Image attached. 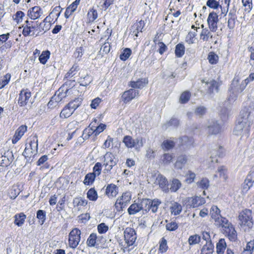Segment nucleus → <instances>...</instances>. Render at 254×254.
<instances>
[{"label": "nucleus", "instance_id": "423d86ee", "mask_svg": "<svg viewBox=\"0 0 254 254\" xmlns=\"http://www.w3.org/2000/svg\"><path fill=\"white\" fill-rule=\"evenodd\" d=\"M223 228L224 234L232 242H235L237 240V233L232 224L227 220V223H223L220 225Z\"/></svg>", "mask_w": 254, "mask_h": 254}, {"label": "nucleus", "instance_id": "bb28decb", "mask_svg": "<svg viewBox=\"0 0 254 254\" xmlns=\"http://www.w3.org/2000/svg\"><path fill=\"white\" fill-rule=\"evenodd\" d=\"M156 183L159 185L160 187L163 189V191H166L168 190L167 187L168 181L163 176L159 175L156 178Z\"/></svg>", "mask_w": 254, "mask_h": 254}, {"label": "nucleus", "instance_id": "4d7b16f0", "mask_svg": "<svg viewBox=\"0 0 254 254\" xmlns=\"http://www.w3.org/2000/svg\"><path fill=\"white\" fill-rule=\"evenodd\" d=\"M200 239V237L198 235H191L189 237L188 242L190 245H194L199 243Z\"/></svg>", "mask_w": 254, "mask_h": 254}, {"label": "nucleus", "instance_id": "2f4dec72", "mask_svg": "<svg viewBox=\"0 0 254 254\" xmlns=\"http://www.w3.org/2000/svg\"><path fill=\"white\" fill-rule=\"evenodd\" d=\"M211 32L207 28L203 29L200 34V39L203 42L209 41V39H211L213 37Z\"/></svg>", "mask_w": 254, "mask_h": 254}, {"label": "nucleus", "instance_id": "338daca9", "mask_svg": "<svg viewBox=\"0 0 254 254\" xmlns=\"http://www.w3.org/2000/svg\"><path fill=\"white\" fill-rule=\"evenodd\" d=\"M110 44L109 42L105 43L101 47L100 52L102 54H107L110 51Z\"/></svg>", "mask_w": 254, "mask_h": 254}, {"label": "nucleus", "instance_id": "c9c22d12", "mask_svg": "<svg viewBox=\"0 0 254 254\" xmlns=\"http://www.w3.org/2000/svg\"><path fill=\"white\" fill-rule=\"evenodd\" d=\"M92 123L88 128H85L82 133V136L84 139H87L93 134H94V126Z\"/></svg>", "mask_w": 254, "mask_h": 254}, {"label": "nucleus", "instance_id": "a878e982", "mask_svg": "<svg viewBox=\"0 0 254 254\" xmlns=\"http://www.w3.org/2000/svg\"><path fill=\"white\" fill-rule=\"evenodd\" d=\"M62 11V8L60 6H56L55 8H53L52 11L50 12L49 15L48 16H47L45 18V21H50V19L52 18L54 19H55V20L56 21L58 17H59L60 13Z\"/></svg>", "mask_w": 254, "mask_h": 254}, {"label": "nucleus", "instance_id": "79ce46f5", "mask_svg": "<svg viewBox=\"0 0 254 254\" xmlns=\"http://www.w3.org/2000/svg\"><path fill=\"white\" fill-rule=\"evenodd\" d=\"M95 175L93 173H90L86 175L83 183L84 185L89 186L92 185L94 182L95 179Z\"/></svg>", "mask_w": 254, "mask_h": 254}, {"label": "nucleus", "instance_id": "bf43d9fd", "mask_svg": "<svg viewBox=\"0 0 254 254\" xmlns=\"http://www.w3.org/2000/svg\"><path fill=\"white\" fill-rule=\"evenodd\" d=\"M131 54V51L129 48L125 49L123 53L121 54L120 58L122 61H126L130 56Z\"/></svg>", "mask_w": 254, "mask_h": 254}, {"label": "nucleus", "instance_id": "39448f33", "mask_svg": "<svg viewBox=\"0 0 254 254\" xmlns=\"http://www.w3.org/2000/svg\"><path fill=\"white\" fill-rule=\"evenodd\" d=\"M103 166H104V171L110 172L114 166H116L118 162V159L111 152H107L102 158Z\"/></svg>", "mask_w": 254, "mask_h": 254}, {"label": "nucleus", "instance_id": "603ef678", "mask_svg": "<svg viewBox=\"0 0 254 254\" xmlns=\"http://www.w3.org/2000/svg\"><path fill=\"white\" fill-rule=\"evenodd\" d=\"M97 238V237L96 234H91L87 240L86 243L87 246L90 247L95 246Z\"/></svg>", "mask_w": 254, "mask_h": 254}, {"label": "nucleus", "instance_id": "412c9836", "mask_svg": "<svg viewBox=\"0 0 254 254\" xmlns=\"http://www.w3.org/2000/svg\"><path fill=\"white\" fill-rule=\"evenodd\" d=\"M43 11L40 6H36L30 8L27 12V15L31 19H37L43 15Z\"/></svg>", "mask_w": 254, "mask_h": 254}, {"label": "nucleus", "instance_id": "5fc2aeb1", "mask_svg": "<svg viewBox=\"0 0 254 254\" xmlns=\"http://www.w3.org/2000/svg\"><path fill=\"white\" fill-rule=\"evenodd\" d=\"M218 56L214 52H211L208 54L207 59L210 64H216L218 61Z\"/></svg>", "mask_w": 254, "mask_h": 254}, {"label": "nucleus", "instance_id": "9b49d317", "mask_svg": "<svg viewBox=\"0 0 254 254\" xmlns=\"http://www.w3.org/2000/svg\"><path fill=\"white\" fill-rule=\"evenodd\" d=\"M131 198V193L129 192H126L118 198L115 203V206L117 210L121 209L125 207L130 201Z\"/></svg>", "mask_w": 254, "mask_h": 254}, {"label": "nucleus", "instance_id": "680f3d73", "mask_svg": "<svg viewBox=\"0 0 254 254\" xmlns=\"http://www.w3.org/2000/svg\"><path fill=\"white\" fill-rule=\"evenodd\" d=\"M190 96V93L189 92H184L180 96V102L182 104L187 103L189 100Z\"/></svg>", "mask_w": 254, "mask_h": 254}, {"label": "nucleus", "instance_id": "c756f323", "mask_svg": "<svg viewBox=\"0 0 254 254\" xmlns=\"http://www.w3.org/2000/svg\"><path fill=\"white\" fill-rule=\"evenodd\" d=\"M208 84L209 94H211L218 92L219 84L216 81L212 80L208 83Z\"/></svg>", "mask_w": 254, "mask_h": 254}, {"label": "nucleus", "instance_id": "20e7f679", "mask_svg": "<svg viewBox=\"0 0 254 254\" xmlns=\"http://www.w3.org/2000/svg\"><path fill=\"white\" fill-rule=\"evenodd\" d=\"M240 225L245 231H249L254 225L252 211L250 209H246L242 211L239 215Z\"/></svg>", "mask_w": 254, "mask_h": 254}, {"label": "nucleus", "instance_id": "dca6fc26", "mask_svg": "<svg viewBox=\"0 0 254 254\" xmlns=\"http://www.w3.org/2000/svg\"><path fill=\"white\" fill-rule=\"evenodd\" d=\"M144 200H147L146 204H144L145 210H150L153 213H155L157 211L159 206L161 203V201L158 199H154L153 200L144 199Z\"/></svg>", "mask_w": 254, "mask_h": 254}, {"label": "nucleus", "instance_id": "6e6552de", "mask_svg": "<svg viewBox=\"0 0 254 254\" xmlns=\"http://www.w3.org/2000/svg\"><path fill=\"white\" fill-rule=\"evenodd\" d=\"M123 142L127 148H132L134 147L136 150H139L143 146L142 137L133 139L131 136L126 135L123 138Z\"/></svg>", "mask_w": 254, "mask_h": 254}, {"label": "nucleus", "instance_id": "b1692460", "mask_svg": "<svg viewBox=\"0 0 254 254\" xmlns=\"http://www.w3.org/2000/svg\"><path fill=\"white\" fill-rule=\"evenodd\" d=\"M145 23L143 20H140L135 23L131 27L132 34L136 37H137L138 36V33L142 32V30L143 29Z\"/></svg>", "mask_w": 254, "mask_h": 254}, {"label": "nucleus", "instance_id": "a19ab883", "mask_svg": "<svg viewBox=\"0 0 254 254\" xmlns=\"http://www.w3.org/2000/svg\"><path fill=\"white\" fill-rule=\"evenodd\" d=\"M51 21H45V19L43 21V22L40 23H38V30L39 34L42 32H46L48 31L50 27V24L49 22Z\"/></svg>", "mask_w": 254, "mask_h": 254}, {"label": "nucleus", "instance_id": "f8f14e48", "mask_svg": "<svg viewBox=\"0 0 254 254\" xmlns=\"http://www.w3.org/2000/svg\"><path fill=\"white\" fill-rule=\"evenodd\" d=\"M184 202L189 207L195 208L204 204L205 200L203 197L193 196L187 198Z\"/></svg>", "mask_w": 254, "mask_h": 254}, {"label": "nucleus", "instance_id": "774afa93", "mask_svg": "<svg viewBox=\"0 0 254 254\" xmlns=\"http://www.w3.org/2000/svg\"><path fill=\"white\" fill-rule=\"evenodd\" d=\"M173 158V156L172 154L169 153H165L162 156V160L164 164H169L171 162Z\"/></svg>", "mask_w": 254, "mask_h": 254}, {"label": "nucleus", "instance_id": "7c9ffc66", "mask_svg": "<svg viewBox=\"0 0 254 254\" xmlns=\"http://www.w3.org/2000/svg\"><path fill=\"white\" fill-rule=\"evenodd\" d=\"M26 215L23 213L17 214L14 216V224L18 226H21L23 225Z\"/></svg>", "mask_w": 254, "mask_h": 254}, {"label": "nucleus", "instance_id": "a211bd4d", "mask_svg": "<svg viewBox=\"0 0 254 254\" xmlns=\"http://www.w3.org/2000/svg\"><path fill=\"white\" fill-rule=\"evenodd\" d=\"M33 143H34L33 148H29L28 146H26L23 152V155L25 157L31 158L32 156L37 153L38 150V139L37 136L33 137Z\"/></svg>", "mask_w": 254, "mask_h": 254}, {"label": "nucleus", "instance_id": "de8ad7c7", "mask_svg": "<svg viewBox=\"0 0 254 254\" xmlns=\"http://www.w3.org/2000/svg\"><path fill=\"white\" fill-rule=\"evenodd\" d=\"M50 56V52L49 51L47 50L43 51L39 58L40 62L41 64H45L49 59Z\"/></svg>", "mask_w": 254, "mask_h": 254}, {"label": "nucleus", "instance_id": "8fccbe9b", "mask_svg": "<svg viewBox=\"0 0 254 254\" xmlns=\"http://www.w3.org/2000/svg\"><path fill=\"white\" fill-rule=\"evenodd\" d=\"M11 78V75L7 73L3 76L0 77V89L3 88L7 85Z\"/></svg>", "mask_w": 254, "mask_h": 254}, {"label": "nucleus", "instance_id": "5701e85b", "mask_svg": "<svg viewBox=\"0 0 254 254\" xmlns=\"http://www.w3.org/2000/svg\"><path fill=\"white\" fill-rule=\"evenodd\" d=\"M27 128L26 126L22 125L17 129L12 139L13 144L16 143L20 139L24 133L27 131Z\"/></svg>", "mask_w": 254, "mask_h": 254}, {"label": "nucleus", "instance_id": "4be33fe9", "mask_svg": "<svg viewBox=\"0 0 254 254\" xmlns=\"http://www.w3.org/2000/svg\"><path fill=\"white\" fill-rule=\"evenodd\" d=\"M254 182V172H250L247 176L243 185L242 190L247 192L253 186Z\"/></svg>", "mask_w": 254, "mask_h": 254}, {"label": "nucleus", "instance_id": "ddd939ff", "mask_svg": "<svg viewBox=\"0 0 254 254\" xmlns=\"http://www.w3.org/2000/svg\"><path fill=\"white\" fill-rule=\"evenodd\" d=\"M218 21V16L216 12L213 11L209 14L207 21L210 31L214 32L217 31Z\"/></svg>", "mask_w": 254, "mask_h": 254}, {"label": "nucleus", "instance_id": "f03ea898", "mask_svg": "<svg viewBox=\"0 0 254 254\" xmlns=\"http://www.w3.org/2000/svg\"><path fill=\"white\" fill-rule=\"evenodd\" d=\"M240 78L239 77H235L232 81L230 89V94L228 97L230 102L235 101L238 95L242 93L247 86L245 82L243 80L241 83H239Z\"/></svg>", "mask_w": 254, "mask_h": 254}, {"label": "nucleus", "instance_id": "58836bf2", "mask_svg": "<svg viewBox=\"0 0 254 254\" xmlns=\"http://www.w3.org/2000/svg\"><path fill=\"white\" fill-rule=\"evenodd\" d=\"M73 112L67 105H66L64 108L62 110L60 117L62 119H66L69 117L73 113Z\"/></svg>", "mask_w": 254, "mask_h": 254}, {"label": "nucleus", "instance_id": "4468645a", "mask_svg": "<svg viewBox=\"0 0 254 254\" xmlns=\"http://www.w3.org/2000/svg\"><path fill=\"white\" fill-rule=\"evenodd\" d=\"M139 95V91L133 89H130L128 90L125 91L121 98V101L123 102L125 104H127L130 102L136 96Z\"/></svg>", "mask_w": 254, "mask_h": 254}, {"label": "nucleus", "instance_id": "7ed1b4c3", "mask_svg": "<svg viewBox=\"0 0 254 254\" xmlns=\"http://www.w3.org/2000/svg\"><path fill=\"white\" fill-rule=\"evenodd\" d=\"M136 234L135 230L131 228H126L124 231L125 244L122 245V249L124 252H129L131 249L129 247L132 246L136 240Z\"/></svg>", "mask_w": 254, "mask_h": 254}, {"label": "nucleus", "instance_id": "49530a36", "mask_svg": "<svg viewBox=\"0 0 254 254\" xmlns=\"http://www.w3.org/2000/svg\"><path fill=\"white\" fill-rule=\"evenodd\" d=\"M181 186L182 184L181 182L177 179H174L172 181L170 190L172 192H176L181 188Z\"/></svg>", "mask_w": 254, "mask_h": 254}, {"label": "nucleus", "instance_id": "cd10ccee", "mask_svg": "<svg viewBox=\"0 0 254 254\" xmlns=\"http://www.w3.org/2000/svg\"><path fill=\"white\" fill-rule=\"evenodd\" d=\"M187 160L186 155H182L179 156L175 164V168L177 169H182L186 164Z\"/></svg>", "mask_w": 254, "mask_h": 254}, {"label": "nucleus", "instance_id": "393cba45", "mask_svg": "<svg viewBox=\"0 0 254 254\" xmlns=\"http://www.w3.org/2000/svg\"><path fill=\"white\" fill-rule=\"evenodd\" d=\"M118 193V188L113 184L108 185L106 189V194L110 198L115 197Z\"/></svg>", "mask_w": 254, "mask_h": 254}, {"label": "nucleus", "instance_id": "37998d69", "mask_svg": "<svg viewBox=\"0 0 254 254\" xmlns=\"http://www.w3.org/2000/svg\"><path fill=\"white\" fill-rule=\"evenodd\" d=\"M81 100L79 98H76L74 100L70 101L67 105L73 112L80 105Z\"/></svg>", "mask_w": 254, "mask_h": 254}, {"label": "nucleus", "instance_id": "0eeeda50", "mask_svg": "<svg viewBox=\"0 0 254 254\" xmlns=\"http://www.w3.org/2000/svg\"><path fill=\"white\" fill-rule=\"evenodd\" d=\"M22 34L25 37L34 35L38 36L39 34L38 22L27 20L25 26H24Z\"/></svg>", "mask_w": 254, "mask_h": 254}, {"label": "nucleus", "instance_id": "473e14b6", "mask_svg": "<svg viewBox=\"0 0 254 254\" xmlns=\"http://www.w3.org/2000/svg\"><path fill=\"white\" fill-rule=\"evenodd\" d=\"M214 246L211 242H206L201 249V254H211L213 252Z\"/></svg>", "mask_w": 254, "mask_h": 254}, {"label": "nucleus", "instance_id": "052dcab7", "mask_svg": "<svg viewBox=\"0 0 254 254\" xmlns=\"http://www.w3.org/2000/svg\"><path fill=\"white\" fill-rule=\"evenodd\" d=\"M79 70L78 66L74 64L70 70L65 74L66 78H70L75 74L76 72Z\"/></svg>", "mask_w": 254, "mask_h": 254}, {"label": "nucleus", "instance_id": "2eb2a0df", "mask_svg": "<svg viewBox=\"0 0 254 254\" xmlns=\"http://www.w3.org/2000/svg\"><path fill=\"white\" fill-rule=\"evenodd\" d=\"M66 96L65 92H64L61 89H59L57 91L55 94L52 97L51 100L48 103V106L49 107L53 106H56L57 104L64 98Z\"/></svg>", "mask_w": 254, "mask_h": 254}, {"label": "nucleus", "instance_id": "f704fd0d", "mask_svg": "<svg viewBox=\"0 0 254 254\" xmlns=\"http://www.w3.org/2000/svg\"><path fill=\"white\" fill-rule=\"evenodd\" d=\"M185 52V47L183 44L179 43L176 46L175 53L178 58H181L183 56Z\"/></svg>", "mask_w": 254, "mask_h": 254}, {"label": "nucleus", "instance_id": "3c124183", "mask_svg": "<svg viewBox=\"0 0 254 254\" xmlns=\"http://www.w3.org/2000/svg\"><path fill=\"white\" fill-rule=\"evenodd\" d=\"M46 212L43 210H39L37 212V218L39 220V223L43 225L46 220Z\"/></svg>", "mask_w": 254, "mask_h": 254}, {"label": "nucleus", "instance_id": "1a4fd4ad", "mask_svg": "<svg viewBox=\"0 0 254 254\" xmlns=\"http://www.w3.org/2000/svg\"><path fill=\"white\" fill-rule=\"evenodd\" d=\"M220 210L217 206L213 205L210 210V214L211 218L214 221V224L217 226H220L223 223H227V219L223 217L221 214Z\"/></svg>", "mask_w": 254, "mask_h": 254}, {"label": "nucleus", "instance_id": "6e6d98bb", "mask_svg": "<svg viewBox=\"0 0 254 254\" xmlns=\"http://www.w3.org/2000/svg\"><path fill=\"white\" fill-rule=\"evenodd\" d=\"M167 242L165 239L162 238L160 242L159 251L161 253H165L168 250Z\"/></svg>", "mask_w": 254, "mask_h": 254}, {"label": "nucleus", "instance_id": "69168bd1", "mask_svg": "<svg viewBox=\"0 0 254 254\" xmlns=\"http://www.w3.org/2000/svg\"><path fill=\"white\" fill-rule=\"evenodd\" d=\"M175 143L171 140H164L162 143V148L166 150H169L172 148Z\"/></svg>", "mask_w": 254, "mask_h": 254}, {"label": "nucleus", "instance_id": "6ab92c4d", "mask_svg": "<svg viewBox=\"0 0 254 254\" xmlns=\"http://www.w3.org/2000/svg\"><path fill=\"white\" fill-rule=\"evenodd\" d=\"M207 132L209 134H216L221 131V127L217 121L212 120L208 122L207 126Z\"/></svg>", "mask_w": 254, "mask_h": 254}, {"label": "nucleus", "instance_id": "864d4df0", "mask_svg": "<svg viewBox=\"0 0 254 254\" xmlns=\"http://www.w3.org/2000/svg\"><path fill=\"white\" fill-rule=\"evenodd\" d=\"M196 35V32L190 31L189 32L186 37V41L189 44H192L195 42V37Z\"/></svg>", "mask_w": 254, "mask_h": 254}, {"label": "nucleus", "instance_id": "0e129e2a", "mask_svg": "<svg viewBox=\"0 0 254 254\" xmlns=\"http://www.w3.org/2000/svg\"><path fill=\"white\" fill-rule=\"evenodd\" d=\"M217 173H219L220 178L223 180H226L227 176V169L224 166L219 167L217 169Z\"/></svg>", "mask_w": 254, "mask_h": 254}, {"label": "nucleus", "instance_id": "9d476101", "mask_svg": "<svg viewBox=\"0 0 254 254\" xmlns=\"http://www.w3.org/2000/svg\"><path fill=\"white\" fill-rule=\"evenodd\" d=\"M81 232L77 228L73 229L69 234L68 245L70 248L75 249L80 241Z\"/></svg>", "mask_w": 254, "mask_h": 254}, {"label": "nucleus", "instance_id": "09e8293b", "mask_svg": "<svg viewBox=\"0 0 254 254\" xmlns=\"http://www.w3.org/2000/svg\"><path fill=\"white\" fill-rule=\"evenodd\" d=\"M97 17L98 13L96 10L92 8L88 11L87 13V18L89 22L94 21Z\"/></svg>", "mask_w": 254, "mask_h": 254}, {"label": "nucleus", "instance_id": "f3484780", "mask_svg": "<svg viewBox=\"0 0 254 254\" xmlns=\"http://www.w3.org/2000/svg\"><path fill=\"white\" fill-rule=\"evenodd\" d=\"M147 200L144 199L136 203L132 204L128 208L127 211L130 215H133L138 212L141 209L145 210L144 204H146Z\"/></svg>", "mask_w": 254, "mask_h": 254}, {"label": "nucleus", "instance_id": "e433bc0d", "mask_svg": "<svg viewBox=\"0 0 254 254\" xmlns=\"http://www.w3.org/2000/svg\"><path fill=\"white\" fill-rule=\"evenodd\" d=\"M12 152L7 151L0 158V165L3 166L8 165L11 161V159L8 158V156L11 155Z\"/></svg>", "mask_w": 254, "mask_h": 254}, {"label": "nucleus", "instance_id": "a18cd8bd", "mask_svg": "<svg viewBox=\"0 0 254 254\" xmlns=\"http://www.w3.org/2000/svg\"><path fill=\"white\" fill-rule=\"evenodd\" d=\"M197 186L202 189H207L209 186V181L207 178H202L196 183Z\"/></svg>", "mask_w": 254, "mask_h": 254}, {"label": "nucleus", "instance_id": "72a5a7b5", "mask_svg": "<svg viewBox=\"0 0 254 254\" xmlns=\"http://www.w3.org/2000/svg\"><path fill=\"white\" fill-rule=\"evenodd\" d=\"M226 248V243L224 239H221L216 245V252L218 254H223Z\"/></svg>", "mask_w": 254, "mask_h": 254}, {"label": "nucleus", "instance_id": "13d9d810", "mask_svg": "<svg viewBox=\"0 0 254 254\" xmlns=\"http://www.w3.org/2000/svg\"><path fill=\"white\" fill-rule=\"evenodd\" d=\"M185 182L188 184L192 183L195 178V174L191 171H189L186 174Z\"/></svg>", "mask_w": 254, "mask_h": 254}, {"label": "nucleus", "instance_id": "c85d7f7f", "mask_svg": "<svg viewBox=\"0 0 254 254\" xmlns=\"http://www.w3.org/2000/svg\"><path fill=\"white\" fill-rule=\"evenodd\" d=\"M147 80L145 78H141L137 80L136 81H131L129 86L133 88H142L147 84Z\"/></svg>", "mask_w": 254, "mask_h": 254}, {"label": "nucleus", "instance_id": "e2e57ef3", "mask_svg": "<svg viewBox=\"0 0 254 254\" xmlns=\"http://www.w3.org/2000/svg\"><path fill=\"white\" fill-rule=\"evenodd\" d=\"M179 125V121L176 118H172L169 121L167 122L164 125V127L165 128L169 127H177Z\"/></svg>", "mask_w": 254, "mask_h": 254}, {"label": "nucleus", "instance_id": "4c0bfd02", "mask_svg": "<svg viewBox=\"0 0 254 254\" xmlns=\"http://www.w3.org/2000/svg\"><path fill=\"white\" fill-rule=\"evenodd\" d=\"M87 202V200L81 197H75L73 200L74 207L85 206Z\"/></svg>", "mask_w": 254, "mask_h": 254}, {"label": "nucleus", "instance_id": "aec40b11", "mask_svg": "<svg viewBox=\"0 0 254 254\" xmlns=\"http://www.w3.org/2000/svg\"><path fill=\"white\" fill-rule=\"evenodd\" d=\"M31 96V92L27 90H22L19 95L18 104L21 107L25 106Z\"/></svg>", "mask_w": 254, "mask_h": 254}, {"label": "nucleus", "instance_id": "c03bdc74", "mask_svg": "<svg viewBox=\"0 0 254 254\" xmlns=\"http://www.w3.org/2000/svg\"><path fill=\"white\" fill-rule=\"evenodd\" d=\"M87 197L91 201H95L98 198V194L94 188H91L87 192Z\"/></svg>", "mask_w": 254, "mask_h": 254}, {"label": "nucleus", "instance_id": "f257e3e1", "mask_svg": "<svg viewBox=\"0 0 254 254\" xmlns=\"http://www.w3.org/2000/svg\"><path fill=\"white\" fill-rule=\"evenodd\" d=\"M240 117L241 119L236 125L233 132L236 135L248 137L254 118L250 109L246 108L241 111Z\"/></svg>", "mask_w": 254, "mask_h": 254}, {"label": "nucleus", "instance_id": "ea45409f", "mask_svg": "<svg viewBox=\"0 0 254 254\" xmlns=\"http://www.w3.org/2000/svg\"><path fill=\"white\" fill-rule=\"evenodd\" d=\"M170 209L172 214L177 215L181 212L182 210V207L180 204L177 202H174L172 204V205L170 207Z\"/></svg>", "mask_w": 254, "mask_h": 254}]
</instances>
